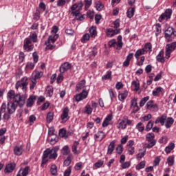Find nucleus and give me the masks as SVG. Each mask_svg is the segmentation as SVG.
Returning a JSON list of instances; mask_svg holds the SVG:
<instances>
[{
	"mask_svg": "<svg viewBox=\"0 0 176 176\" xmlns=\"http://www.w3.org/2000/svg\"><path fill=\"white\" fill-rule=\"evenodd\" d=\"M7 98L10 100L13 98V102H16V104L21 107L25 104L27 96L25 95H21L19 94L14 95V91L10 90L7 94Z\"/></svg>",
	"mask_w": 176,
	"mask_h": 176,
	"instance_id": "nucleus-1",
	"label": "nucleus"
},
{
	"mask_svg": "<svg viewBox=\"0 0 176 176\" xmlns=\"http://www.w3.org/2000/svg\"><path fill=\"white\" fill-rule=\"evenodd\" d=\"M57 151H58V148H47L45 151H44L41 166H43V164H46V163H47V162L50 160V159L56 160L58 156Z\"/></svg>",
	"mask_w": 176,
	"mask_h": 176,
	"instance_id": "nucleus-2",
	"label": "nucleus"
},
{
	"mask_svg": "<svg viewBox=\"0 0 176 176\" xmlns=\"http://www.w3.org/2000/svg\"><path fill=\"white\" fill-rule=\"evenodd\" d=\"M17 102H8L7 105L6 103H3L1 107V112L2 113H4V112H6V108H7V112L10 113V115H12L16 112V109H17Z\"/></svg>",
	"mask_w": 176,
	"mask_h": 176,
	"instance_id": "nucleus-3",
	"label": "nucleus"
},
{
	"mask_svg": "<svg viewBox=\"0 0 176 176\" xmlns=\"http://www.w3.org/2000/svg\"><path fill=\"white\" fill-rule=\"evenodd\" d=\"M83 8V2L80 1L78 3L73 4L69 10V12L75 17H79L80 16V10Z\"/></svg>",
	"mask_w": 176,
	"mask_h": 176,
	"instance_id": "nucleus-4",
	"label": "nucleus"
},
{
	"mask_svg": "<svg viewBox=\"0 0 176 176\" xmlns=\"http://www.w3.org/2000/svg\"><path fill=\"white\" fill-rule=\"evenodd\" d=\"M28 86V78L23 77L20 80L17 81L15 85V89L19 90L21 89L23 93L27 91V87Z\"/></svg>",
	"mask_w": 176,
	"mask_h": 176,
	"instance_id": "nucleus-5",
	"label": "nucleus"
},
{
	"mask_svg": "<svg viewBox=\"0 0 176 176\" xmlns=\"http://www.w3.org/2000/svg\"><path fill=\"white\" fill-rule=\"evenodd\" d=\"M146 140L149 142L146 144L147 149H151L156 145V140H155V134L153 133H149L146 135Z\"/></svg>",
	"mask_w": 176,
	"mask_h": 176,
	"instance_id": "nucleus-6",
	"label": "nucleus"
},
{
	"mask_svg": "<svg viewBox=\"0 0 176 176\" xmlns=\"http://www.w3.org/2000/svg\"><path fill=\"white\" fill-rule=\"evenodd\" d=\"M166 42H173V39L176 36V31L173 28H168L164 35Z\"/></svg>",
	"mask_w": 176,
	"mask_h": 176,
	"instance_id": "nucleus-7",
	"label": "nucleus"
},
{
	"mask_svg": "<svg viewBox=\"0 0 176 176\" xmlns=\"http://www.w3.org/2000/svg\"><path fill=\"white\" fill-rule=\"evenodd\" d=\"M171 14H173V10L171 8L166 9L164 12L160 16L158 21L162 23L164 20L166 21L170 20L171 19Z\"/></svg>",
	"mask_w": 176,
	"mask_h": 176,
	"instance_id": "nucleus-8",
	"label": "nucleus"
},
{
	"mask_svg": "<svg viewBox=\"0 0 176 176\" xmlns=\"http://www.w3.org/2000/svg\"><path fill=\"white\" fill-rule=\"evenodd\" d=\"M176 49V41L166 45L165 58H168L170 54Z\"/></svg>",
	"mask_w": 176,
	"mask_h": 176,
	"instance_id": "nucleus-9",
	"label": "nucleus"
},
{
	"mask_svg": "<svg viewBox=\"0 0 176 176\" xmlns=\"http://www.w3.org/2000/svg\"><path fill=\"white\" fill-rule=\"evenodd\" d=\"M23 49L26 52H32L34 50V45H32V41L30 38H26L24 40Z\"/></svg>",
	"mask_w": 176,
	"mask_h": 176,
	"instance_id": "nucleus-10",
	"label": "nucleus"
},
{
	"mask_svg": "<svg viewBox=\"0 0 176 176\" xmlns=\"http://www.w3.org/2000/svg\"><path fill=\"white\" fill-rule=\"evenodd\" d=\"M87 96H89V92L83 89L82 91L74 96V99L77 102L79 101H82V100H85L87 98Z\"/></svg>",
	"mask_w": 176,
	"mask_h": 176,
	"instance_id": "nucleus-11",
	"label": "nucleus"
},
{
	"mask_svg": "<svg viewBox=\"0 0 176 176\" xmlns=\"http://www.w3.org/2000/svg\"><path fill=\"white\" fill-rule=\"evenodd\" d=\"M146 109H150L152 112H157L159 107L157 104L153 103V100H149L146 104Z\"/></svg>",
	"mask_w": 176,
	"mask_h": 176,
	"instance_id": "nucleus-12",
	"label": "nucleus"
},
{
	"mask_svg": "<svg viewBox=\"0 0 176 176\" xmlns=\"http://www.w3.org/2000/svg\"><path fill=\"white\" fill-rule=\"evenodd\" d=\"M71 68H72V65L68 62H65L60 65L59 71L60 74H64V72H67V71L71 69Z\"/></svg>",
	"mask_w": 176,
	"mask_h": 176,
	"instance_id": "nucleus-13",
	"label": "nucleus"
},
{
	"mask_svg": "<svg viewBox=\"0 0 176 176\" xmlns=\"http://www.w3.org/2000/svg\"><path fill=\"white\" fill-rule=\"evenodd\" d=\"M69 109L68 107H65L63 109L62 114L60 116V118L62 119L63 122H67L69 120Z\"/></svg>",
	"mask_w": 176,
	"mask_h": 176,
	"instance_id": "nucleus-14",
	"label": "nucleus"
},
{
	"mask_svg": "<svg viewBox=\"0 0 176 176\" xmlns=\"http://www.w3.org/2000/svg\"><path fill=\"white\" fill-rule=\"evenodd\" d=\"M131 109H133L132 113H137L138 111H140V107H138V104L137 103V98H134L131 101Z\"/></svg>",
	"mask_w": 176,
	"mask_h": 176,
	"instance_id": "nucleus-15",
	"label": "nucleus"
},
{
	"mask_svg": "<svg viewBox=\"0 0 176 176\" xmlns=\"http://www.w3.org/2000/svg\"><path fill=\"white\" fill-rule=\"evenodd\" d=\"M105 133L102 131H98L94 135V139L95 141H102L105 138Z\"/></svg>",
	"mask_w": 176,
	"mask_h": 176,
	"instance_id": "nucleus-16",
	"label": "nucleus"
},
{
	"mask_svg": "<svg viewBox=\"0 0 176 176\" xmlns=\"http://www.w3.org/2000/svg\"><path fill=\"white\" fill-rule=\"evenodd\" d=\"M24 153V146L23 145L15 146L14 147V154L16 156H21Z\"/></svg>",
	"mask_w": 176,
	"mask_h": 176,
	"instance_id": "nucleus-17",
	"label": "nucleus"
},
{
	"mask_svg": "<svg viewBox=\"0 0 176 176\" xmlns=\"http://www.w3.org/2000/svg\"><path fill=\"white\" fill-rule=\"evenodd\" d=\"M14 168H16V164L10 163L6 165L4 173L7 174L8 173H13L14 171Z\"/></svg>",
	"mask_w": 176,
	"mask_h": 176,
	"instance_id": "nucleus-18",
	"label": "nucleus"
},
{
	"mask_svg": "<svg viewBox=\"0 0 176 176\" xmlns=\"http://www.w3.org/2000/svg\"><path fill=\"white\" fill-rule=\"evenodd\" d=\"M30 173V166H25L24 168H21L16 176H27Z\"/></svg>",
	"mask_w": 176,
	"mask_h": 176,
	"instance_id": "nucleus-19",
	"label": "nucleus"
},
{
	"mask_svg": "<svg viewBox=\"0 0 176 176\" xmlns=\"http://www.w3.org/2000/svg\"><path fill=\"white\" fill-rule=\"evenodd\" d=\"M165 127L166 129H170V127H171V126H173V124H174V118L169 117V118H166L165 120Z\"/></svg>",
	"mask_w": 176,
	"mask_h": 176,
	"instance_id": "nucleus-20",
	"label": "nucleus"
},
{
	"mask_svg": "<svg viewBox=\"0 0 176 176\" xmlns=\"http://www.w3.org/2000/svg\"><path fill=\"white\" fill-rule=\"evenodd\" d=\"M86 87V80H82L80 81L77 85H76V91H80V90H82V89H85Z\"/></svg>",
	"mask_w": 176,
	"mask_h": 176,
	"instance_id": "nucleus-21",
	"label": "nucleus"
},
{
	"mask_svg": "<svg viewBox=\"0 0 176 176\" xmlns=\"http://www.w3.org/2000/svg\"><path fill=\"white\" fill-rule=\"evenodd\" d=\"M167 118V116L163 115L161 116L160 117L157 118L155 120V124H158V123H161L162 126H164V123H166V118Z\"/></svg>",
	"mask_w": 176,
	"mask_h": 176,
	"instance_id": "nucleus-22",
	"label": "nucleus"
},
{
	"mask_svg": "<svg viewBox=\"0 0 176 176\" xmlns=\"http://www.w3.org/2000/svg\"><path fill=\"white\" fill-rule=\"evenodd\" d=\"M41 76H43V72L39 71H34L31 78H33L36 80L37 79H41Z\"/></svg>",
	"mask_w": 176,
	"mask_h": 176,
	"instance_id": "nucleus-23",
	"label": "nucleus"
},
{
	"mask_svg": "<svg viewBox=\"0 0 176 176\" xmlns=\"http://www.w3.org/2000/svg\"><path fill=\"white\" fill-rule=\"evenodd\" d=\"M113 151H115V140L110 142L109 145L108 146L107 153L109 155H112Z\"/></svg>",
	"mask_w": 176,
	"mask_h": 176,
	"instance_id": "nucleus-24",
	"label": "nucleus"
},
{
	"mask_svg": "<svg viewBox=\"0 0 176 176\" xmlns=\"http://www.w3.org/2000/svg\"><path fill=\"white\" fill-rule=\"evenodd\" d=\"M112 120V115H109L107 116V118H104L102 126V127H107V126L109 124V122Z\"/></svg>",
	"mask_w": 176,
	"mask_h": 176,
	"instance_id": "nucleus-25",
	"label": "nucleus"
},
{
	"mask_svg": "<svg viewBox=\"0 0 176 176\" xmlns=\"http://www.w3.org/2000/svg\"><path fill=\"white\" fill-rule=\"evenodd\" d=\"M135 12V7H132L128 9L126 12V16L128 19H131L133 16H134V13Z\"/></svg>",
	"mask_w": 176,
	"mask_h": 176,
	"instance_id": "nucleus-26",
	"label": "nucleus"
},
{
	"mask_svg": "<svg viewBox=\"0 0 176 176\" xmlns=\"http://www.w3.org/2000/svg\"><path fill=\"white\" fill-rule=\"evenodd\" d=\"M126 127H127V123L124 120V116L121 122H119L118 125L117 126V128L122 129V130H124Z\"/></svg>",
	"mask_w": 176,
	"mask_h": 176,
	"instance_id": "nucleus-27",
	"label": "nucleus"
},
{
	"mask_svg": "<svg viewBox=\"0 0 176 176\" xmlns=\"http://www.w3.org/2000/svg\"><path fill=\"white\" fill-rule=\"evenodd\" d=\"M36 100V98L34 96H30V98L27 100V107L28 108H31L32 105H34V100Z\"/></svg>",
	"mask_w": 176,
	"mask_h": 176,
	"instance_id": "nucleus-28",
	"label": "nucleus"
},
{
	"mask_svg": "<svg viewBox=\"0 0 176 176\" xmlns=\"http://www.w3.org/2000/svg\"><path fill=\"white\" fill-rule=\"evenodd\" d=\"M89 34L91 38H96L97 36V27L92 26L89 28Z\"/></svg>",
	"mask_w": 176,
	"mask_h": 176,
	"instance_id": "nucleus-29",
	"label": "nucleus"
},
{
	"mask_svg": "<svg viewBox=\"0 0 176 176\" xmlns=\"http://www.w3.org/2000/svg\"><path fill=\"white\" fill-rule=\"evenodd\" d=\"M131 87H133L135 91H138L140 90V81L138 80L132 81Z\"/></svg>",
	"mask_w": 176,
	"mask_h": 176,
	"instance_id": "nucleus-30",
	"label": "nucleus"
},
{
	"mask_svg": "<svg viewBox=\"0 0 176 176\" xmlns=\"http://www.w3.org/2000/svg\"><path fill=\"white\" fill-rule=\"evenodd\" d=\"M145 50L143 49H139L136 51V52L135 53V57L137 60H138L140 58V57H141V56L145 54Z\"/></svg>",
	"mask_w": 176,
	"mask_h": 176,
	"instance_id": "nucleus-31",
	"label": "nucleus"
},
{
	"mask_svg": "<svg viewBox=\"0 0 176 176\" xmlns=\"http://www.w3.org/2000/svg\"><path fill=\"white\" fill-rule=\"evenodd\" d=\"M122 36H118V42H117V47L116 50H120L122 47H123V41H122Z\"/></svg>",
	"mask_w": 176,
	"mask_h": 176,
	"instance_id": "nucleus-32",
	"label": "nucleus"
},
{
	"mask_svg": "<svg viewBox=\"0 0 176 176\" xmlns=\"http://www.w3.org/2000/svg\"><path fill=\"white\" fill-rule=\"evenodd\" d=\"M156 60L159 63H164L166 59L163 57V51H160L157 56H156Z\"/></svg>",
	"mask_w": 176,
	"mask_h": 176,
	"instance_id": "nucleus-33",
	"label": "nucleus"
},
{
	"mask_svg": "<svg viewBox=\"0 0 176 176\" xmlns=\"http://www.w3.org/2000/svg\"><path fill=\"white\" fill-rule=\"evenodd\" d=\"M28 38H29L30 41H32L34 43H36V42H38V35L35 32H32V34L30 35Z\"/></svg>",
	"mask_w": 176,
	"mask_h": 176,
	"instance_id": "nucleus-34",
	"label": "nucleus"
},
{
	"mask_svg": "<svg viewBox=\"0 0 176 176\" xmlns=\"http://www.w3.org/2000/svg\"><path fill=\"white\" fill-rule=\"evenodd\" d=\"M29 80L31 82L30 84V90H34V89H35V86H36V80L32 77H30Z\"/></svg>",
	"mask_w": 176,
	"mask_h": 176,
	"instance_id": "nucleus-35",
	"label": "nucleus"
},
{
	"mask_svg": "<svg viewBox=\"0 0 176 176\" xmlns=\"http://www.w3.org/2000/svg\"><path fill=\"white\" fill-rule=\"evenodd\" d=\"M160 93H163V88L162 87H157L153 91V96L156 97L157 96H159Z\"/></svg>",
	"mask_w": 176,
	"mask_h": 176,
	"instance_id": "nucleus-36",
	"label": "nucleus"
},
{
	"mask_svg": "<svg viewBox=\"0 0 176 176\" xmlns=\"http://www.w3.org/2000/svg\"><path fill=\"white\" fill-rule=\"evenodd\" d=\"M58 38V34H57L50 36L48 38V43H54V42H56V41H57Z\"/></svg>",
	"mask_w": 176,
	"mask_h": 176,
	"instance_id": "nucleus-37",
	"label": "nucleus"
},
{
	"mask_svg": "<svg viewBox=\"0 0 176 176\" xmlns=\"http://www.w3.org/2000/svg\"><path fill=\"white\" fill-rule=\"evenodd\" d=\"M128 93L129 92H127V91H124V93L120 94L118 95V100L120 101H124V100H126V98H127Z\"/></svg>",
	"mask_w": 176,
	"mask_h": 176,
	"instance_id": "nucleus-38",
	"label": "nucleus"
},
{
	"mask_svg": "<svg viewBox=\"0 0 176 176\" xmlns=\"http://www.w3.org/2000/svg\"><path fill=\"white\" fill-rule=\"evenodd\" d=\"M79 145V142H74L73 146H72V152L75 155H79V152L78 151V146Z\"/></svg>",
	"mask_w": 176,
	"mask_h": 176,
	"instance_id": "nucleus-39",
	"label": "nucleus"
},
{
	"mask_svg": "<svg viewBox=\"0 0 176 176\" xmlns=\"http://www.w3.org/2000/svg\"><path fill=\"white\" fill-rule=\"evenodd\" d=\"M49 140L50 144H51V145H55V144L57 143L58 141V138H57L56 135L52 136V138H50V136H49Z\"/></svg>",
	"mask_w": 176,
	"mask_h": 176,
	"instance_id": "nucleus-40",
	"label": "nucleus"
},
{
	"mask_svg": "<svg viewBox=\"0 0 176 176\" xmlns=\"http://www.w3.org/2000/svg\"><path fill=\"white\" fill-rule=\"evenodd\" d=\"M96 10H98V12H101V10L104 9V4H102L101 1H98L96 2Z\"/></svg>",
	"mask_w": 176,
	"mask_h": 176,
	"instance_id": "nucleus-41",
	"label": "nucleus"
},
{
	"mask_svg": "<svg viewBox=\"0 0 176 176\" xmlns=\"http://www.w3.org/2000/svg\"><path fill=\"white\" fill-rule=\"evenodd\" d=\"M50 173L52 175H57V166L56 164H52L50 168Z\"/></svg>",
	"mask_w": 176,
	"mask_h": 176,
	"instance_id": "nucleus-42",
	"label": "nucleus"
},
{
	"mask_svg": "<svg viewBox=\"0 0 176 176\" xmlns=\"http://www.w3.org/2000/svg\"><path fill=\"white\" fill-rule=\"evenodd\" d=\"M142 50H144L146 53L148 52V50L150 52H152V44H151V43H146L144 47L142 48Z\"/></svg>",
	"mask_w": 176,
	"mask_h": 176,
	"instance_id": "nucleus-43",
	"label": "nucleus"
},
{
	"mask_svg": "<svg viewBox=\"0 0 176 176\" xmlns=\"http://www.w3.org/2000/svg\"><path fill=\"white\" fill-rule=\"evenodd\" d=\"M53 87L50 86L47 87L46 89V94H47V97H52V96H53Z\"/></svg>",
	"mask_w": 176,
	"mask_h": 176,
	"instance_id": "nucleus-44",
	"label": "nucleus"
},
{
	"mask_svg": "<svg viewBox=\"0 0 176 176\" xmlns=\"http://www.w3.org/2000/svg\"><path fill=\"white\" fill-rule=\"evenodd\" d=\"M174 143H170L168 146L165 148V152L166 153H170L173 149L175 148Z\"/></svg>",
	"mask_w": 176,
	"mask_h": 176,
	"instance_id": "nucleus-45",
	"label": "nucleus"
},
{
	"mask_svg": "<svg viewBox=\"0 0 176 176\" xmlns=\"http://www.w3.org/2000/svg\"><path fill=\"white\" fill-rule=\"evenodd\" d=\"M108 45L109 47H118V43H116V40L113 38L108 42Z\"/></svg>",
	"mask_w": 176,
	"mask_h": 176,
	"instance_id": "nucleus-46",
	"label": "nucleus"
},
{
	"mask_svg": "<svg viewBox=\"0 0 176 176\" xmlns=\"http://www.w3.org/2000/svg\"><path fill=\"white\" fill-rule=\"evenodd\" d=\"M85 113H87V115H91L93 112V109L91 108V106L90 104H87L85 106Z\"/></svg>",
	"mask_w": 176,
	"mask_h": 176,
	"instance_id": "nucleus-47",
	"label": "nucleus"
},
{
	"mask_svg": "<svg viewBox=\"0 0 176 176\" xmlns=\"http://www.w3.org/2000/svg\"><path fill=\"white\" fill-rule=\"evenodd\" d=\"M112 72L111 70L107 72V74L102 77V79L107 80L108 79H112Z\"/></svg>",
	"mask_w": 176,
	"mask_h": 176,
	"instance_id": "nucleus-48",
	"label": "nucleus"
},
{
	"mask_svg": "<svg viewBox=\"0 0 176 176\" xmlns=\"http://www.w3.org/2000/svg\"><path fill=\"white\" fill-rule=\"evenodd\" d=\"M54 117V113L52 112H50L47 115V123H51L53 120V118Z\"/></svg>",
	"mask_w": 176,
	"mask_h": 176,
	"instance_id": "nucleus-49",
	"label": "nucleus"
},
{
	"mask_svg": "<svg viewBox=\"0 0 176 176\" xmlns=\"http://www.w3.org/2000/svg\"><path fill=\"white\" fill-rule=\"evenodd\" d=\"M149 100V96H146L143 98L140 102V107H144L145 104H146V102Z\"/></svg>",
	"mask_w": 176,
	"mask_h": 176,
	"instance_id": "nucleus-50",
	"label": "nucleus"
},
{
	"mask_svg": "<svg viewBox=\"0 0 176 176\" xmlns=\"http://www.w3.org/2000/svg\"><path fill=\"white\" fill-rule=\"evenodd\" d=\"M135 129H137V130H138V131H140V133H142V131H144V130H145V127H144V126H142V122L138 123Z\"/></svg>",
	"mask_w": 176,
	"mask_h": 176,
	"instance_id": "nucleus-51",
	"label": "nucleus"
},
{
	"mask_svg": "<svg viewBox=\"0 0 176 176\" xmlns=\"http://www.w3.org/2000/svg\"><path fill=\"white\" fill-rule=\"evenodd\" d=\"M168 166H174V155L169 156L167 159Z\"/></svg>",
	"mask_w": 176,
	"mask_h": 176,
	"instance_id": "nucleus-52",
	"label": "nucleus"
},
{
	"mask_svg": "<svg viewBox=\"0 0 176 176\" xmlns=\"http://www.w3.org/2000/svg\"><path fill=\"white\" fill-rule=\"evenodd\" d=\"M65 3H67V0H58L56 5L58 8H63Z\"/></svg>",
	"mask_w": 176,
	"mask_h": 176,
	"instance_id": "nucleus-53",
	"label": "nucleus"
},
{
	"mask_svg": "<svg viewBox=\"0 0 176 176\" xmlns=\"http://www.w3.org/2000/svg\"><path fill=\"white\" fill-rule=\"evenodd\" d=\"M152 127H153V121L150 120L146 126V131H149Z\"/></svg>",
	"mask_w": 176,
	"mask_h": 176,
	"instance_id": "nucleus-54",
	"label": "nucleus"
},
{
	"mask_svg": "<svg viewBox=\"0 0 176 176\" xmlns=\"http://www.w3.org/2000/svg\"><path fill=\"white\" fill-rule=\"evenodd\" d=\"M155 30H156V35H159L162 32V25L160 23H157L155 25Z\"/></svg>",
	"mask_w": 176,
	"mask_h": 176,
	"instance_id": "nucleus-55",
	"label": "nucleus"
},
{
	"mask_svg": "<svg viewBox=\"0 0 176 176\" xmlns=\"http://www.w3.org/2000/svg\"><path fill=\"white\" fill-rule=\"evenodd\" d=\"M113 35H115L113 34V29H111V28L107 29V36H108L109 38H112Z\"/></svg>",
	"mask_w": 176,
	"mask_h": 176,
	"instance_id": "nucleus-56",
	"label": "nucleus"
},
{
	"mask_svg": "<svg viewBox=\"0 0 176 176\" xmlns=\"http://www.w3.org/2000/svg\"><path fill=\"white\" fill-rule=\"evenodd\" d=\"M145 168V161H142L138 165L136 166V170H141Z\"/></svg>",
	"mask_w": 176,
	"mask_h": 176,
	"instance_id": "nucleus-57",
	"label": "nucleus"
},
{
	"mask_svg": "<svg viewBox=\"0 0 176 176\" xmlns=\"http://www.w3.org/2000/svg\"><path fill=\"white\" fill-rule=\"evenodd\" d=\"M67 134V131L65 129H61L59 130V136L61 137V138H64Z\"/></svg>",
	"mask_w": 176,
	"mask_h": 176,
	"instance_id": "nucleus-58",
	"label": "nucleus"
},
{
	"mask_svg": "<svg viewBox=\"0 0 176 176\" xmlns=\"http://www.w3.org/2000/svg\"><path fill=\"white\" fill-rule=\"evenodd\" d=\"M167 141H168L167 136H162L161 138H160L159 143L166 144H167Z\"/></svg>",
	"mask_w": 176,
	"mask_h": 176,
	"instance_id": "nucleus-59",
	"label": "nucleus"
},
{
	"mask_svg": "<svg viewBox=\"0 0 176 176\" xmlns=\"http://www.w3.org/2000/svg\"><path fill=\"white\" fill-rule=\"evenodd\" d=\"M82 167H83V163L78 162V163L76 164L74 168H75V170H76V171H79V170H80V168H82Z\"/></svg>",
	"mask_w": 176,
	"mask_h": 176,
	"instance_id": "nucleus-60",
	"label": "nucleus"
},
{
	"mask_svg": "<svg viewBox=\"0 0 176 176\" xmlns=\"http://www.w3.org/2000/svg\"><path fill=\"white\" fill-rule=\"evenodd\" d=\"M103 164L104 162L102 160H98L96 163L94 164V166L96 167V168H100L102 167Z\"/></svg>",
	"mask_w": 176,
	"mask_h": 176,
	"instance_id": "nucleus-61",
	"label": "nucleus"
},
{
	"mask_svg": "<svg viewBox=\"0 0 176 176\" xmlns=\"http://www.w3.org/2000/svg\"><path fill=\"white\" fill-rule=\"evenodd\" d=\"M116 152L118 153V155H122V153L123 152V146L122 144L117 146Z\"/></svg>",
	"mask_w": 176,
	"mask_h": 176,
	"instance_id": "nucleus-62",
	"label": "nucleus"
},
{
	"mask_svg": "<svg viewBox=\"0 0 176 176\" xmlns=\"http://www.w3.org/2000/svg\"><path fill=\"white\" fill-rule=\"evenodd\" d=\"M72 171V167L69 166L66 170L64 172V176H69L71 175V173Z\"/></svg>",
	"mask_w": 176,
	"mask_h": 176,
	"instance_id": "nucleus-63",
	"label": "nucleus"
},
{
	"mask_svg": "<svg viewBox=\"0 0 176 176\" xmlns=\"http://www.w3.org/2000/svg\"><path fill=\"white\" fill-rule=\"evenodd\" d=\"M130 162H126L121 163L122 168H129L130 167Z\"/></svg>",
	"mask_w": 176,
	"mask_h": 176,
	"instance_id": "nucleus-64",
	"label": "nucleus"
}]
</instances>
